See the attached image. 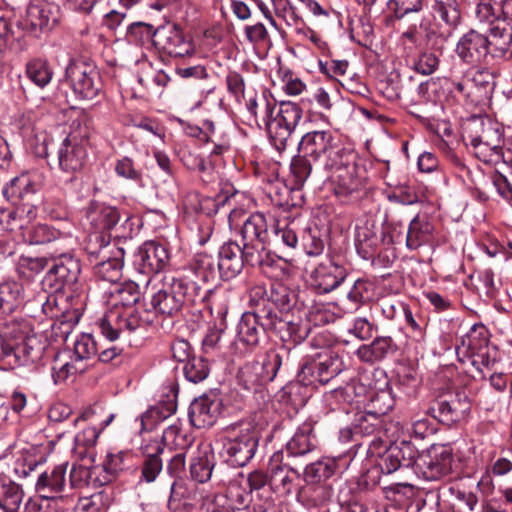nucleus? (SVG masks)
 Here are the masks:
<instances>
[{
	"label": "nucleus",
	"instance_id": "1",
	"mask_svg": "<svg viewBox=\"0 0 512 512\" xmlns=\"http://www.w3.org/2000/svg\"><path fill=\"white\" fill-rule=\"evenodd\" d=\"M299 151L310 157L318 167L330 173L328 177L335 184L334 191L339 197H347L358 191L360 180L356 177L353 155L330 130H314L301 138Z\"/></svg>",
	"mask_w": 512,
	"mask_h": 512
},
{
	"label": "nucleus",
	"instance_id": "2",
	"mask_svg": "<svg viewBox=\"0 0 512 512\" xmlns=\"http://www.w3.org/2000/svg\"><path fill=\"white\" fill-rule=\"evenodd\" d=\"M150 303L157 314L176 317L182 310L205 299L206 291L195 281L173 275H154L148 282Z\"/></svg>",
	"mask_w": 512,
	"mask_h": 512
},
{
	"label": "nucleus",
	"instance_id": "3",
	"mask_svg": "<svg viewBox=\"0 0 512 512\" xmlns=\"http://www.w3.org/2000/svg\"><path fill=\"white\" fill-rule=\"evenodd\" d=\"M140 299L138 285L128 282L116 285L111 291V308L100 320L102 335L110 341L118 339L121 333L135 331L142 321L134 305Z\"/></svg>",
	"mask_w": 512,
	"mask_h": 512
},
{
	"label": "nucleus",
	"instance_id": "4",
	"mask_svg": "<svg viewBox=\"0 0 512 512\" xmlns=\"http://www.w3.org/2000/svg\"><path fill=\"white\" fill-rule=\"evenodd\" d=\"M285 327L296 343L301 342L308 335L307 329H301L289 321H284L277 313L261 307L258 310L243 313L237 326V339L246 346L254 347L259 343L264 331H282Z\"/></svg>",
	"mask_w": 512,
	"mask_h": 512
},
{
	"label": "nucleus",
	"instance_id": "5",
	"mask_svg": "<svg viewBox=\"0 0 512 512\" xmlns=\"http://www.w3.org/2000/svg\"><path fill=\"white\" fill-rule=\"evenodd\" d=\"M30 209L25 211L24 208H17L8 214L10 229L23 230V237L33 245L49 244L51 245V255H63L70 246L75 245V239L69 233H63L46 224H37L28 227L27 217L32 214Z\"/></svg>",
	"mask_w": 512,
	"mask_h": 512
},
{
	"label": "nucleus",
	"instance_id": "6",
	"mask_svg": "<svg viewBox=\"0 0 512 512\" xmlns=\"http://www.w3.org/2000/svg\"><path fill=\"white\" fill-rule=\"evenodd\" d=\"M240 234L250 266L261 269L270 266L271 259L266 248L269 224L265 215L259 212L249 215L242 224Z\"/></svg>",
	"mask_w": 512,
	"mask_h": 512
},
{
	"label": "nucleus",
	"instance_id": "7",
	"mask_svg": "<svg viewBox=\"0 0 512 512\" xmlns=\"http://www.w3.org/2000/svg\"><path fill=\"white\" fill-rule=\"evenodd\" d=\"M302 118L301 107L292 101L274 102L264 111V123L277 150L286 148L288 139Z\"/></svg>",
	"mask_w": 512,
	"mask_h": 512
},
{
	"label": "nucleus",
	"instance_id": "8",
	"mask_svg": "<svg viewBox=\"0 0 512 512\" xmlns=\"http://www.w3.org/2000/svg\"><path fill=\"white\" fill-rule=\"evenodd\" d=\"M258 441L257 432L250 427L233 430L223 439L222 455L232 466H245L254 457Z\"/></svg>",
	"mask_w": 512,
	"mask_h": 512
},
{
	"label": "nucleus",
	"instance_id": "9",
	"mask_svg": "<svg viewBox=\"0 0 512 512\" xmlns=\"http://www.w3.org/2000/svg\"><path fill=\"white\" fill-rule=\"evenodd\" d=\"M66 79L80 99L92 100L101 91V78L92 64L82 60H71L66 67Z\"/></svg>",
	"mask_w": 512,
	"mask_h": 512
},
{
	"label": "nucleus",
	"instance_id": "10",
	"mask_svg": "<svg viewBox=\"0 0 512 512\" xmlns=\"http://www.w3.org/2000/svg\"><path fill=\"white\" fill-rule=\"evenodd\" d=\"M72 250L73 246H70L63 255H51L57 259V262L42 279L41 284L44 290L60 292L65 287L72 288L77 283L81 267L79 261L72 256Z\"/></svg>",
	"mask_w": 512,
	"mask_h": 512
},
{
	"label": "nucleus",
	"instance_id": "11",
	"mask_svg": "<svg viewBox=\"0 0 512 512\" xmlns=\"http://www.w3.org/2000/svg\"><path fill=\"white\" fill-rule=\"evenodd\" d=\"M60 9L57 5L45 0H32L21 19L24 30L38 37L51 31L59 22Z\"/></svg>",
	"mask_w": 512,
	"mask_h": 512
},
{
	"label": "nucleus",
	"instance_id": "12",
	"mask_svg": "<svg viewBox=\"0 0 512 512\" xmlns=\"http://www.w3.org/2000/svg\"><path fill=\"white\" fill-rule=\"evenodd\" d=\"M155 46L174 58L191 57L196 53L193 38L177 24L158 27Z\"/></svg>",
	"mask_w": 512,
	"mask_h": 512
},
{
	"label": "nucleus",
	"instance_id": "13",
	"mask_svg": "<svg viewBox=\"0 0 512 512\" xmlns=\"http://www.w3.org/2000/svg\"><path fill=\"white\" fill-rule=\"evenodd\" d=\"M88 140L74 133L69 134L58 149V163L63 172L74 174L80 171L88 157Z\"/></svg>",
	"mask_w": 512,
	"mask_h": 512
},
{
	"label": "nucleus",
	"instance_id": "14",
	"mask_svg": "<svg viewBox=\"0 0 512 512\" xmlns=\"http://www.w3.org/2000/svg\"><path fill=\"white\" fill-rule=\"evenodd\" d=\"M347 277L346 269L328 260L319 264L310 274V287L317 294H326L336 289Z\"/></svg>",
	"mask_w": 512,
	"mask_h": 512
},
{
	"label": "nucleus",
	"instance_id": "15",
	"mask_svg": "<svg viewBox=\"0 0 512 512\" xmlns=\"http://www.w3.org/2000/svg\"><path fill=\"white\" fill-rule=\"evenodd\" d=\"M470 402L465 395H450L447 398L438 399L429 408L433 417L440 422L450 425L463 420L470 411Z\"/></svg>",
	"mask_w": 512,
	"mask_h": 512
},
{
	"label": "nucleus",
	"instance_id": "16",
	"mask_svg": "<svg viewBox=\"0 0 512 512\" xmlns=\"http://www.w3.org/2000/svg\"><path fill=\"white\" fill-rule=\"evenodd\" d=\"M170 259L168 249L157 242L144 243L135 255V265L141 273H158L166 267Z\"/></svg>",
	"mask_w": 512,
	"mask_h": 512
},
{
	"label": "nucleus",
	"instance_id": "17",
	"mask_svg": "<svg viewBox=\"0 0 512 512\" xmlns=\"http://www.w3.org/2000/svg\"><path fill=\"white\" fill-rule=\"evenodd\" d=\"M248 264V258L244 253V246L240 247L236 242L225 243L218 253V274L224 280L235 278L242 271L244 264Z\"/></svg>",
	"mask_w": 512,
	"mask_h": 512
},
{
	"label": "nucleus",
	"instance_id": "18",
	"mask_svg": "<svg viewBox=\"0 0 512 512\" xmlns=\"http://www.w3.org/2000/svg\"><path fill=\"white\" fill-rule=\"evenodd\" d=\"M114 417L115 415L113 413H109L105 419H101L94 409L84 411L80 417L74 420V424L79 421H88L90 426L84 428L75 436L76 448H84L86 450L93 448L97 443L100 433L110 425Z\"/></svg>",
	"mask_w": 512,
	"mask_h": 512
},
{
	"label": "nucleus",
	"instance_id": "19",
	"mask_svg": "<svg viewBox=\"0 0 512 512\" xmlns=\"http://www.w3.org/2000/svg\"><path fill=\"white\" fill-rule=\"evenodd\" d=\"M490 51L488 37L476 30L464 34L456 45V54L464 62H480Z\"/></svg>",
	"mask_w": 512,
	"mask_h": 512
},
{
	"label": "nucleus",
	"instance_id": "20",
	"mask_svg": "<svg viewBox=\"0 0 512 512\" xmlns=\"http://www.w3.org/2000/svg\"><path fill=\"white\" fill-rule=\"evenodd\" d=\"M87 251L91 257L98 260L94 266L96 275L111 283L121 278L122 261L118 256L110 257L111 247L109 243L100 245L98 250L93 247V244H89Z\"/></svg>",
	"mask_w": 512,
	"mask_h": 512
},
{
	"label": "nucleus",
	"instance_id": "21",
	"mask_svg": "<svg viewBox=\"0 0 512 512\" xmlns=\"http://www.w3.org/2000/svg\"><path fill=\"white\" fill-rule=\"evenodd\" d=\"M143 461L141 481L152 483L163 469L162 455L166 454L165 443L161 439H152L142 446Z\"/></svg>",
	"mask_w": 512,
	"mask_h": 512
},
{
	"label": "nucleus",
	"instance_id": "22",
	"mask_svg": "<svg viewBox=\"0 0 512 512\" xmlns=\"http://www.w3.org/2000/svg\"><path fill=\"white\" fill-rule=\"evenodd\" d=\"M379 457V466L382 472L390 474L400 467L411 466L414 462L415 451L410 443L403 441L399 445L385 448Z\"/></svg>",
	"mask_w": 512,
	"mask_h": 512
},
{
	"label": "nucleus",
	"instance_id": "23",
	"mask_svg": "<svg viewBox=\"0 0 512 512\" xmlns=\"http://www.w3.org/2000/svg\"><path fill=\"white\" fill-rule=\"evenodd\" d=\"M68 463H62L42 472L35 483V490L45 499L54 498L64 490Z\"/></svg>",
	"mask_w": 512,
	"mask_h": 512
},
{
	"label": "nucleus",
	"instance_id": "24",
	"mask_svg": "<svg viewBox=\"0 0 512 512\" xmlns=\"http://www.w3.org/2000/svg\"><path fill=\"white\" fill-rule=\"evenodd\" d=\"M269 484L271 487L283 493L291 490L297 471L283 463V453L275 452L268 464Z\"/></svg>",
	"mask_w": 512,
	"mask_h": 512
},
{
	"label": "nucleus",
	"instance_id": "25",
	"mask_svg": "<svg viewBox=\"0 0 512 512\" xmlns=\"http://www.w3.org/2000/svg\"><path fill=\"white\" fill-rule=\"evenodd\" d=\"M464 140L503 143V132L497 122L489 118H475L468 124Z\"/></svg>",
	"mask_w": 512,
	"mask_h": 512
},
{
	"label": "nucleus",
	"instance_id": "26",
	"mask_svg": "<svg viewBox=\"0 0 512 512\" xmlns=\"http://www.w3.org/2000/svg\"><path fill=\"white\" fill-rule=\"evenodd\" d=\"M220 412V404L207 396L195 399L189 407V418L197 428L211 427Z\"/></svg>",
	"mask_w": 512,
	"mask_h": 512
},
{
	"label": "nucleus",
	"instance_id": "27",
	"mask_svg": "<svg viewBox=\"0 0 512 512\" xmlns=\"http://www.w3.org/2000/svg\"><path fill=\"white\" fill-rule=\"evenodd\" d=\"M488 330L482 324L473 325L470 330L461 338V342L456 346L458 359L462 362L466 358L475 355L481 350H485L488 345Z\"/></svg>",
	"mask_w": 512,
	"mask_h": 512
},
{
	"label": "nucleus",
	"instance_id": "28",
	"mask_svg": "<svg viewBox=\"0 0 512 512\" xmlns=\"http://www.w3.org/2000/svg\"><path fill=\"white\" fill-rule=\"evenodd\" d=\"M43 350L44 346L36 336H28L16 347L11 345L8 365L23 366L35 363L42 357Z\"/></svg>",
	"mask_w": 512,
	"mask_h": 512
},
{
	"label": "nucleus",
	"instance_id": "29",
	"mask_svg": "<svg viewBox=\"0 0 512 512\" xmlns=\"http://www.w3.org/2000/svg\"><path fill=\"white\" fill-rule=\"evenodd\" d=\"M317 445L314 434L313 423L305 421L302 423L286 444L287 453L293 457L304 456L312 452Z\"/></svg>",
	"mask_w": 512,
	"mask_h": 512
},
{
	"label": "nucleus",
	"instance_id": "30",
	"mask_svg": "<svg viewBox=\"0 0 512 512\" xmlns=\"http://www.w3.org/2000/svg\"><path fill=\"white\" fill-rule=\"evenodd\" d=\"M162 440L164 443L174 441L180 447V451L170 457L166 468L168 474L176 480L185 469V453L183 450L187 446L186 437L177 426L171 425L164 431Z\"/></svg>",
	"mask_w": 512,
	"mask_h": 512
},
{
	"label": "nucleus",
	"instance_id": "31",
	"mask_svg": "<svg viewBox=\"0 0 512 512\" xmlns=\"http://www.w3.org/2000/svg\"><path fill=\"white\" fill-rule=\"evenodd\" d=\"M87 218L98 231H109L120 220L117 208L99 202H91L87 209Z\"/></svg>",
	"mask_w": 512,
	"mask_h": 512
},
{
	"label": "nucleus",
	"instance_id": "32",
	"mask_svg": "<svg viewBox=\"0 0 512 512\" xmlns=\"http://www.w3.org/2000/svg\"><path fill=\"white\" fill-rule=\"evenodd\" d=\"M489 49L496 57H503L512 45V25L507 20H498L489 27Z\"/></svg>",
	"mask_w": 512,
	"mask_h": 512
},
{
	"label": "nucleus",
	"instance_id": "33",
	"mask_svg": "<svg viewBox=\"0 0 512 512\" xmlns=\"http://www.w3.org/2000/svg\"><path fill=\"white\" fill-rule=\"evenodd\" d=\"M396 349L390 336L376 337L370 344H363L356 350L357 357L365 363H374L384 359Z\"/></svg>",
	"mask_w": 512,
	"mask_h": 512
},
{
	"label": "nucleus",
	"instance_id": "34",
	"mask_svg": "<svg viewBox=\"0 0 512 512\" xmlns=\"http://www.w3.org/2000/svg\"><path fill=\"white\" fill-rule=\"evenodd\" d=\"M434 226L425 218L417 215L409 223L406 235V247L416 250L428 244L433 238Z\"/></svg>",
	"mask_w": 512,
	"mask_h": 512
},
{
	"label": "nucleus",
	"instance_id": "35",
	"mask_svg": "<svg viewBox=\"0 0 512 512\" xmlns=\"http://www.w3.org/2000/svg\"><path fill=\"white\" fill-rule=\"evenodd\" d=\"M23 498L21 485L7 475H0V508L5 512H17Z\"/></svg>",
	"mask_w": 512,
	"mask_h": 512
},
{
	"label": "nucleus",
	"instance_id": "36",
	"mask_svg": "<svg viewBox=\"0 0 512 512\" xmlns=\"http://www.w3.org/2000/svg\"><path fill=\"white\" fill-rule=\"evenodd\" d=\"M25 299L24 287L16 281L0 284V315H8L19 308Z\"/></svg>",
	"mask_w": 512,
	"mask_h": 512
},
{
	"label": "nucleus",
	"instance_id": "37",
	"mask_svg": "<svg viewBox=\"0 0 512 512\" xmlns=\"http://www.w3.org/2000/svg\"><path fill=\"white\" fill-rule=\"evenodd\" d=\"M452 462V454L443 449L439 454L423 459V474L428 480H438L451 472Z\"/></svg>",
	"mask_w": 512,
	"mask_h": 512
},
{
	"label": "nucleus",
	"instance_id": "38",
	"mask_svg": "<svg viewBox=\"0 0 512 512\" xmlns=\"http://www.w3.org/2000/svg\"><path fill=\"white\" fill-rule=\"evenodd\" d=\"M26 77L38 88H45L52 81L54 71L48 60L32 58L25 64Z\"/></svg>",
	"mask_w": 512,
	"mask_h": 512
},
{
	"label": "nucleus",
	"instance_id": "39",
	"mask_svg": "<svg viewBox=\"0 0 512 512\" xmlns=\"http://www.w3.org/2000/svg\"><path fill=\"white\" fill-rule=\"evenodd\" d=\"M282 365V355L278 350H269L262 362L253 363L252 371L266 384L274 380L278 370Z\"/></svg>",
	"mask_w": 512,
	"mask_h": 512
},
{
	"label": "nucleus",
	"instance_id": "40",
	"mask_svg": "<svg viewBox=\"0 0 512 512\" xmlns=\"http://www.w3.org/2000/svg\"><path fill=\"white\" fill-rule=\"evenodd\" d=\"M61 358L62 356L60 354L56 356L54 366L52 368V376L56 384L65 382L69 379H74L87 368V364L80 363L72 356H70L69 361H62Z\"/></svg>",
	"mask_w": 512,
	"mask_h": 512
},
{
	"label": "nucleus",
	"instance_id": "41",
	"mask_svg": "<svg viewBox=\"0 0 512 512\" xmlns=\"http://www.w3.org/2000/svg\"><path fill=\"white\" fill-rule=\"evenodd\" d=\"M472 148L474 155L486 164L497 163L503 154V143L490 144L487 141H465Z\"/></svg>",
	"mask_w": 512,
	"mask_h": 512
},
{
	"label": "nucleus",
	"instance_id": "42",
	"mask_svg": "<svg viewBox=\"0 0 512 512\" xmlns=\"http://www.w3.org/2000/svg\"><path fill=\"white\" fill-rule=\"evenodd\" d=\"M312 369L318 373V383L326 384L343 370V362L338 356H329L320 361L313 360Z\"/></svg>",
	"mask_w": 512,
	"mask_h": 512
},
{
	"label": "nucleus",
	"instance_id": "43",
	"mask_svg": "<svg viewBox=\"0 0 512 512\" xmlns=\"http://www.w3.org/2000/svg\"><path fill=\"white\" fill-rule=\"evenodd\" d=\"M185 378L191 383H200L205 380L210 373L208 360L203 356H193L183 366Z\"/></svg>",
	"mask_w": 512,
	"mask_h": 512
},
{
	"label": "nucleus",
	"instance_id": "44",
	"mask_svg": "<svg viewBox=\"0 0 512 512\" xmlns=\"http://www.w3.org/2000/svg\"><path fill=\"white\" fill-rule=\"evenodd\" d=\"M97 354L96 342L91 334L82 333L74 341L72 357L82 364Z\"/></svg>",
	"mask_w": 512,
	"mask_h": 512
},
{
	"label": "nucleus",
	"instance_id": "45",
	"mask_svg": "<svg viewBox=\"0 0 512 512\" xmlns=\"http://www.w3.org/2000/svg\"><path fill=\"white\" fill-rule=\"evenodd\" d=\"M335 467V462L329 459L311 463L305 468V480L310 483H321L334 474Z\"/></svg>",
	"mask_w": 512,
	"mask_h": 512
},
{
	"label": "nucleus",
	"instance_id": "46",
	"mask_svg": "<svg viewBox=\"0 0 512 512\" xmlns=\"http://www.w3.org/2000/svg\"><path fill=\"white\" fill-rule=\"evenodd\" d=\"M391 191L387 193V199L390 202L403 205H412L419 201V195L416 188L407 182L392 184L389 183Z\"/></svg>",
	"mask_w": 512,
	"mask_h": 512
},
{
	"label": "nucleus",
	"instance_id": "47",
	"mask_svg": "<svg viewBox=\"0 0 512 512\" xmlns=\"http://www.w3.org/2000/svg\"><path fill=\"white\" fill-rule=\"evenodd\" d=\"M194 273L203 280L210 282L215 279L218 269L216 270V262L211 255L206 253H197L192 263Z\"/></svg>",
	"mask_w": 512,
	"mask_h": 512
},
{
	"label": "nucleus",
	"instance_id": "48",
	"mask_svg": "<svg viewBox=\"0 0 512 512\" xmlns=\"http://www.w3.org/2000/svg\"><path fill=\"white\" fill-rule=\"evenodd\" d=\"M378 239L375 233L368 227H358L355 235V246L358 253L364 258L372 256L377 247Z\"/></svg>",
	"mask_w": 512,
	"mask_h": 512
},
{
	"label": "nucleus",
	"instance_id": "49",
	"mask_svg": "<svg viewBox=\"0 0 512 512\" xmlns=\"http://www.w3.org/2000/svg\"><path fill=\"white\" fill-rule=\"evenodd\" d=\"M268 299L270 301V305L277 313L289 310L293 304L292 293L282 284H276L271 287Z\"/></svg>",
	"mask_w": 512,
	"mask_h": 512
},
{
	"label": "nucleus",
	"instance_id": "50",
	"mask_svg": "<svg viewBox=\"0 0 512 512\" xmlns=\"http://www.w3.org/2000/svg\"><path fill=\"white\" fill-rule=\"evenodd\" d=\"M380 429L381 419L368 412L365 415H361L354 425V433L356 437H373L379 433Z\"/></svg>",
	"mask_w": 512,
	"mask_h": 512
},
{
	"label": "nucleus",
	"instance_id": "51",
	"mask_svg": "<svg viewBox=\"0 0 512 512\" xmlns=\"http://www.w3.org/2000/svg\"><path fill=\"white\" fill-rule=\"evenodd\" d=\"M213 463L209 456L204 453L193 459L190 465L192 479L199 483L207 482L212 476Z\"/></svg>",
	"mask_w": 512,
	"mask_h": 512
},
{
	"label": "nucleus",
	"instance_id": "52",
	"mask_svg": "<svg viewBox=\"0 0 512 512\" xmlns=\"http://www.w3.org/2000/svg\"><path fill=\"white\" fill-rule=\"evenodd\" d=\"M434 9L449 26H456L460 20L457 0H435Z\"/></svg>",
	"mask_w": 512,
	"mask_h": 512
},
{
	"label": "nucleus",
	"instance_id": "53",
	"mask_svg": "<svg viewBox=\"0 0 512 512\" xmlns=\"http://www.w3.org/2000/svg\"><path fill=\"white\" fill-rule=\"evenodd\" d=\"M394 406V399L391 393L387 390H381L375 393L371 398L370 407L368 413L374 416L381 417L386 415Z\"/></svg>",
	"mask_w": 512,
	"mask_h": 512
},
{
	"label": "nucleus",
	"instance_id": "54",
	"mask_svg": "<svg viewBox=\"0 0 512 512\" xmlns=\"http://www.w3.org/2000/svg\"><path fill=\"white\" fill-rule=\"evenodd\" d=\"M157 28L144 22L132 23L127 30V36L131 41L145 43L152 41L155 45Z\"/></svg>",
	"mask_w": 512,
	"mask_h": 512
},
{
	"label": "nucleus",
	"instance_id": "55",
	"mask_svg": "<svg viewBox=\"0 0 512 512\" xmlns=\"http://www.w3.org/2000/svg\"><path fill=\"white\" fill-rule=\"evenodd\" d=\"M310 157H305L304 154L301 156L294 157L290 169L295 179V184L301 186L307 180L312 172V164Z\"/></svg>",
	"mask_w": 512,
	"mask_h": 512
},
{
	"label": "nucleus",
	"instance_id": "56",
	"mask_svg": "<svg viewBox=\"0 0 512 512\" xmlns=\"http://www.w3.org/2000/svg\"><path fill=\"white\" fill-rule=\"evenodd\" d=\"M500 6L492 0H480L476 8V17L481 23H486L490 26L500 20L498 11Z\"/></svg>",
	"mask_w": 512,
	"mask_h": 512
},
{
	"label": "nucleus",
	"instance_id": "57",
	"mask_svg": "<svg viewBox=\"0 0 512 512\" xmlns=\"http://www.w3.org/2000/svg\"><path fill=\"white\" fill-rule=\"evenodd\" d=\"M424 0H389L388 9L396 18L401 19L409 13L419 12L423 7Z\"/></svg>",
	"mask_w": 512,
	"mask_h": 512
},
{
	"label": "nucleus",
	"instance_id": "58",
	"mask_svg": "<svg viewBox=\"0 0 512 512\" xmlns=\"http://www.w3.org/2000/svg\"><path fill=\"white\" fill-rule=\"evenodd\" d=\"M203 512H235L229 500L223 495L209 494L202 497Z\"/></svg>",
	"mask_w": 512,
	"mask_h": 512
},
{
	"label": "nucleus",
	"instance_id": "59",
	"mask_svg": "<svg viewBox=\"0 0 512 512\" xmlns=\"http://www.w3.org/2000/svg\"><path fill=\"white\" fill-rule=\"evenodd\" d=\"M126 454L124 452L112 453L109 452L103 462L104 472L107 474L106 481L109 482L114 479L121 471L124 470L125 463L124 458Z\"/></svg>",
	"mask_w": 512,
	"mask_h": 512
},
{
	"label": "nucleus",
	"instance_id": "60",
	"mask_svg": "<svg viewBox=\"0 0 512 512\" xmlns=\"http://www.w3.org/2000/svg\"><path fill=\"white\" fill-rule=\"evenodd\" d=\"M438 56L429 51L422 52L413 61V68L416 72L423 75H430L436 71L439 66Z\"/></svg>",
	"mask_w": 512,
	"mask_h": 512
},
{
	"label": "nucleus",
	"instance_id": "61",
	"mask_svg": "<svg viewBox=\"0 0 512 512\" xmlns=\"http://www.w3.org/2000/svg\"><path fill=\"white\" fill-rule=\"evenodd\" d=\"M470 81L474 86L483 90L485 95H489L495 87V80L493 73L488 69H477L472 73Z\"/></svg>",
	"mask_w": 512,
	"mask_h": 512
},
{
	"label": "nucleus",
	"instance_id": "62",
	"mask_svg": "<svg viewBox=\"0 0 512 512\" xmlns=\"http://www.w3.org/2000/svg\"><path fill=\"white\" fill-rule=\"evenodd\" d=\"M369 287L370 285L366 280L357 279L346 294L347 300L354 305L365 302L370 297Z\"/></svg>",
	"mask_w": 512,
	"mask_h": 512
},
{
	"label": "nucleus",
	"instance_id": "63",
	"mask_svg": "<svg viewBox=\"0 0 512 512\" xmlns=\"http://www.w3.org/2000/svg\"><path fill=\"white\" fill-rule=\"evenodd\" d=\"M115 172L119 177L131 181L141 180V172L134 166L132 159L129 157H122L116 161Z\"/></svg>",
	"mask_w": 512,
	"mask_h": 512
},
{
	"label": "nucleus",
	"instance_id": "64",
	"mask_svg": "<svg viewBox=\"0 0 512 512\" xmlns=\"http://www.w3.org/2000/svg\"><path fill=\"white\" fill-rule=\"evenodd\" d=\"M187 489L174 480L170 487V496L167 507L172 512H179L184 507L183 499L187 498Z\"/></svg>",
	"mask_w": 512,
	"mask_h": 512
}]
</instances>
